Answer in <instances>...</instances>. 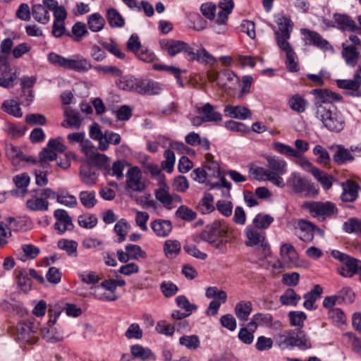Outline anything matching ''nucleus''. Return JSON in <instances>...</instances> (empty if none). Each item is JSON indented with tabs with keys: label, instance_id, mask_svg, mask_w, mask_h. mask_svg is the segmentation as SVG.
<instances>
[{
	"label": "nucleus",
	"instance_id": "ea45409f",
	"mask_svg": "<svg viewBox=\"0 0 361 361\" xmlns=\"http://www.w3.org/2000/svg\"><path fill=\"white\" fill-rule=\"evenodd\" d=\"M104 140L100 141L98 148L101 151H106L109 149V144L117 145L121 142V136L118 133L106 130L104 133Z\"/></svg>",
	"mask_w": 361,
	"mask_h": 361
},
{
	"label": "nucleus",
	"instance_id": "5fc2aeb1",
	"mask_svg": "<svg viewBox=\"0 0 361 361\" xmlns=\"http://www.w3.org/2000/svg\"><path fill=\"white\" fill-rule=\"evenodd\" d=\"M5 131L7 134L13 138H18L22 137L27 128L22 124H15L12 123H7L4 127Z\"/></svg>",
	"mask_w": 361,
	"mask_h": 361
},
{
	"label": "nucleus",
	"instance_id": "8fccbe9b",
	"mask_svg": "<svg viewBox=\"0 0 361 361\" xmlns=\"http://www.w3.org/2000/svg\"><path fill=\"white\" fill-rule=\"evenodd\" d=\"M342 55L348 65L355 66L357 64L359 53L355 46H343Z\"/></svg>",
	"mask_w": 361,
	"mask_h": 361
},
{
	"label": "nucleus",
	"instance_id": "58836bf2",
	"mask_svg": "<svg viewBox=\"0 0 361 361\" xmlns=\"http://www.w3.org/2000/svg\"><path fill=\"white\" fill-rule=\"evenodd\" d=\"M252 310V305L250 301H240L235 307V314L237 318L242 322H246Z\"/></svg>",
	"mask_w": 361,
	"mask_h": 361
},
{
	"label": "nucleus",
	"instance_id": "bb28decb",
	"mask_svg": "<svg viewBox=\"0 0 361 361\" xmlns=\"http://www.w3.org/2000/svg\"><path fill=\"white\" fill-rule=\"evenodd\" d=\"M234 4L233 0H223L219 3V9L216 13V25H225L228 14L232 12Z\"/></svg>",
	"mask_w": 361,
	"mask_h": 361
},
{
	"label": "nucleus",
	"instance_id": "b1692460",
	"mask_svg": "<svg viewBox=\"0 0 361 361\" xmlns=\"http://www.w3.org/2000/svg\"><path fill=\"white\" fill-rule=\"evenodd\" d=\"M192 178L200 183H206L209 190H214L215 188H220L219 182H214L208 176L205 169L202 168H197L192 171L191 173Z\"/></svg>",
	"mask_w": 361,
	"mask_h": 361
},
{
	"label": "nucleus",
	"instance_id": "c9c22d12",
	"mask_svg": "<svg viewBox=\"0 0 361 361\" xmlns=\"http://www.w3.org/2000/svg\"><path fill=\"white\" fill-rule=\"evenodd\" d=\"M31 15L33 18L41 24H47L50 20L47 8L42 4H35L32 7Z\"/></svg>",
	"mask_w": 361,
	"mask_h": 361
},
{
	"label": "nucleus",
	"instance_id": "a211bd4d",
	"mask_svg": "<svg viewBox=\"0 0 361 361\" xmlns=\"http://www.w3.org/2000/svg\"><path fill=\"white\" fill-rule=\"evenodd\" d=\"M361 271V261L349 257L343 267L338 268L339 274L346 278H351Z\"/></svg>",
	"mask_w": 361,
	"mask_h": 361
},
{
	"label": "nucleus",
	"instance_id": "0eeeda50",
	"mask_svg": "<svg viewBox=\"0 0 361 361\" xmlns=\"http://www.w3.org/2000/svg\"><path fill=\"white\" fill-rule=\"evenodd\" d=\"M267 169L269 181L277 187L284 188L286 183L282 176L286 173V162L283 159L277 157H269L267 158Z\"/></svg>",
	"mask_w": 361,
	"mask_h": 361
},
{
	"label": "nucleus",
	"instance_id": "e433bc0d",
	"mask_svg": "<svg viewBox=\"0 0 361 361\" xmlns=\"http://www.w3.org/2000/svg\"><path fill=\"white\" fill-rule=\"evenodd\" d=\"M301 32L306 38L314 46L320 49H328V42L323 39L322 37L317 32L307 29H302Z\"/></svg>",
	"mask_w": 361,
	"mask_h": 361
},
{
	"label": "nucleus",
	"instance_id": "a19ab883",
	"mask_svg": "<svg viewBox=\"0 0 361 361\" xmlns=\"http://www.w3.org/2000/svg\"><path fill=\"white\" fill-rule=\"evenodd\" d=\"M361 68L357 71L352 80H338L337 85L342 89L357 90L361 85Z\"/></svg>",
	"mask_w": 361,
	"mask_h": 361
},
{
	"label": "nucleus",
	"instance_id": "864d4df0",
	"mask_svg": "<svg viewBox=\"0 0 361 361\" xmlns=\"http://www.w3.org/2000/svg\"><path fill=\"white\" fill-rule=\"evenodd\" d=\"M300 299V296L293 289L288 288L281 295L280 302L284 305L295 306Z\"/></svg>",
	"mask_w": 361,
	"mask_h": 361
},
{
	"label": "nucleus",
	"instance_id": "c03bdc74",
	"mask_svg": "<svg viewBox=\"0 0 361 361\" xmlns=\"http://www.w3.org/2000/svg\"><path fill=\"white\" fill-rule=\"evenodd\" d=\"M276 23L279 26V35L290 38L293 27L291 20L286 16H281L277 19Z\"/></svg>",
	"mask_w": 361,
	"mask_h": 361
},
{
	"label": "nucleus",
	"instance_id": "603ef678",
	"mask_svg": "<svg viewBox=\"0 0 361 361\" xmlns=\"http://www.w3.org/2000/svg\"><path fill=\"white\" fill-rule=\"evenodd\" d=\"M89 161L103 171L104 173L106 170H109V158L104 154H100L97 152Z\"/></svg>",
	"mask_w": 361,
	"mask_h": 361
},
{
	"label": "nucleus",
	"instance_id": "0e129e2a",
	"mask_svg": "<svg viewBox=\"0 0 361 361\" xmlns=\"http://www.w3.org/2000/svg\"><path fill=\"white\" fill-rule=\"evenodd\" d=\"M343 229L348 233H355L361 235V220L356 218H350L343 224Z\"/></svg>",
	"mask_w": 361,
	"mask_h": 361
},
{
	"label": "nucleus",
	"instance_id": "1a4fd4ad",
	"mask_svg": "<svg viewBox=\"0 0 361 361\" xmlns=\"http://www.w3.org/2000/svg\"><path fill=\"white\" fill-rule=\"evenodd\" d=\"M228 231L225 221H215L202 232L201 238L209 243H215L219 238L226 236Z\"/></svg>",
	"mask_w": 361,
	"mask_h": 361
},
{
	"label": "nucleus",
	"instance_id": "f03ea898",
	"mask_svg": "<svg viewBox=\"0 0 361 361\" xmlns=\"http://www.w3.org/2000/svg\"><path fill=\"white\" fill-rule=\"evenodd\" d=\"M315 114L316 117L322 121L323 126L329 130L338 133L343 129L345 121L340 112L331 111L326 106H319Z\"/></svg>",
	"mask_w": 361,
	"mask_h": 361
},
{
	"label": "nucleus",
	"instance_id": "13d9d810",
	"mask_svg": "<svg viewBox=\"0 0 361 361\" xmlns=\"http://www.w3.org/2000/svg\"><path fill=\"white\" fill-rule=\"evenodd\" d=\"M130 228L128 223L123 219H120L114 226V231L118 236V242L125 240L126 237Z\"/></svg>",
	"mask_w": 361,
	"mask_h": 361
},
{
	"label": "nucleus",
	"instance_id": "f704fd0d",
	"mask_svg": "<svg viewBox=\"0 0 361 361\" xmlns=\"http://www.w3.org/2000/svg\"><path fill=\"white\" fill-rule=\"evenodd\" d=\"M273 321V317L269 313H257L254 314L251 321L248 323L247 326L250 329L253 328V331L257 328L258 326H269Z\"/></svg>",
	"mask_w": 361,
	"mask_h": 361
},
{
	"label": "nucleus",
	"instance_id": "cd10ccee",
	"mask_svg": "<svg viewBox=\"0 0 361 361\" xmlns=\"http://www.w3.org/2000/svg\"><path fill=\"white\" fill-rule=\"evenodd\" d=\"M93 66L90 61L82 56L76 55L70 58L68 69L73 70L78 73H86L92 69Z\"/></svg>",
	"mask_w": 361,
	"mask_h": 361
},
{
	"label": "nucleus",
	"instance_id": "774afa93",
	"mask_svg": "<svg viewBox=\"0 0 361 361\" xmlns=\"http://www.w3.org/2000/svg\"><path fill=\"white\" fill-rule=\"evenodd\" d=\"M78 276L82 282L84 283L94 286L100 280L99 276L94 271H82L78 274Z\"/></svg>",
	"mask_w": 361,
	"mask_h": 361
},
{
	"label": "nucleus",
	"instance_id": "4c0bfd02",
	"mask_svg": "<svg viewBox=\"0 0 361 361\" xmlns=\"http://www.w3.org/2000/svg\"><path fill=\"white\" fill-rule=\"evenodd\" d=\"M334 18L340 29L350 32H355L357 29L356 23L348 16L335 14Z\"/></svg>",
	"mask_w": 361,
	"mask_h": 361
},
{
	"label": "nucleus",
	"instance_id": "7c9ffc66",
	"mask_svg": "<svg viewBox=\"0 0 361 361\" xmlns=\"http://www.w3.org/2000/svg\"><path fill=\"white\" fill-rule=\"evenodd\" d=\"M63 115L65 122H67L68 125H69V128L77 130L80 128L82 119L79 112L71 107L66 106L63 109Z\"/></svg>",
	"mask_w": 361,
	"mask_h": 361
},
{
	"label": "nucleus",
	"instance_id": "412c9836",
	"mask_svg": "<svg viewBox=\"0 0 361 361\" xmlns=\"http://www.w3.org/2000/svg\"><path fill=\"white\" fill-rule=\"evenodd\" d=\"M186 42L180 40L163 39L160 40L159 45L161 48L166 51L171 56L183 52Z\"/></svg>",
	"mask_w": 361,
	"mask_h": 361
},
{
	"label": "nucleus",
	"instance_id": "72a5a7b5",
	"mask_svg": "<svg viewBox=\"0 0 361 361\" xmlns=\"http://www.w3.org/2000/svg\"><path fill=\"white\" fill-rule=\"evenodd\" d=\"M282 259L289 266H295L298 259V253L294 247L289 243H285L281 247Z\"/></svg>",
	"mask_w": 361,
	"mask_h": 361
},
{
	"label": "nucleus",
	"instance_id": "20e7f679",
	"mask_svg": "<svg viewBox=\"0 0 361 361\" xmlns=\"http://www.w3.org/2000/svg\"><path fill=\"white\" fill-rule=\"evenodd\" d=\"M301 208L307 210L312 216L324 221L326 218L331 217L337 212L336 205L331 202H305L301 204Z\"/></svg>",
	"mask_w": 361,
	"mask_h": 361
},
{
	"label": "nucleus",
	"instance_id": "680f3d73",
	"mask_svg": "<svg viewBox=\"0 0 361 361\" xmlns=\"http://www.w3.org/2000/svg\"><path fill=\"white\" fill-rule=\"evenodd\" d=\"M78 222L80 226L85 228H92L97 224V217L92 214H83L78 216Z\"/></svg>",
	"mask_w": 361,
	"mask_h": 361
},
{
	"label": "nucleus",
	"instance_id": "f8f14e48",
	"mask_svg": "<svg viewBox=\"0 0 361 361\" xmlns=\"http://www.w3.org/2000/svg\"><path fill=\"white\" fill-rule=\"evenodd\" d=\"M310 93L315 97L316 111L318 110L319 106H324V104L339 102L342 99V97L339 94L328 89H314L311 90Z\"/></svg>",
	"mask_w": 361,
	"mask_h": 361
},
{
	"label": "nucleus",
	"instance_id": "69168bd1",
	"mask_svg": "<svg viewBox=\"0 0 361 361\" xmlns=\"http://www.w3.org/2000/svg\"><path fill=\"white\" fill-rule=\"evenodd\" d=\"M176 215L187 221H192L197 218V214L185 205L180 206L176 212Z\"/></svg>",
	"mask_w": 361,
	"mask_h": 361
},
{
	"label": "nucleus",
	"instance_id": "ddd939ff",
	"mask_svg": "<svg viewBox=\"0 0 361 361\" xmlns=\"http://www.w3.org/2000/svg\"><path fill=\"white\" fill-rule=\"evenodd\" d=\"M37 329V325L33 322L19 324L17 326V338L23 343H35Z\"/></svg>",
	"mask_w": 361,
	"mask_h": 361
},
{
	"label": "nucleus",
	"instance_id": "3c124183",
	"mask_svg": "<svg viewBox=\"0 0 361 361\" xmlns=\"http://www.w3.org/2000/svg\"><path fill=\"white\" fill-rule=\"evenodd\" d=\"M180 243L176 240H167L164 245V252L168 258H174L180 251Z\"/></svg>",
	"mask_w": 361,
	"mask_h": 361
},
{
	"label": "nucleus",
	"instance_id": "6e6552de",
	"mask_svg": "<svg viewBox=\"0 0 361 361\" xmlns=\"http://www.w3.org/2000/svg\"><path fill=\"white\" fill-rule=\"evenodd\" d=\"M158 188L155 190V197L164 207L171 209L182 202L180 195L170 192V188L165 180L157 183Z\"/></svg>",
	"mask_w": 361,
	"mask_h": 361
},
{
	"label": "nucleus",
	"instance_id": "7ed1b4c3",
	"mask_svg": "<svg viewBox=\"0 0 361 361\" xmlns=\"http://www.w3.org/2000/svg\"><path fill=\"white\" fill-rule=\"evenodd\" d=\"M286 185L290 188L294 193L302 195L305 197H314L318 194V190L312 183H310L305 177L295 172L290 174Z\"/></svg>",
	"mask_w": 361,
	"mask_h": 361
},
{
	"label": "nucleus",
	"instance_id": "c756f323",
	"mask_svg": "<svg viewBox=\"0 0 361 361\" xmlns=\"http://www.w3.org/2000/svg\"><path fill=\"white\" fill-rule=\"evenodd\" d=\"M333 159L336 164L342 165L347 162L353 161L355 158L354 155L350 153L349 149L345 148L343 145H338L335 147V153L333 155Z\"/></svg>",
	"mask_w": 361,
	"mask_h": 361
},
{
	"label": "nucleus",
	"instance_id": "6ab92c4d",
	"mask_svg": "<svg viewBox=\"0 0 361 361\" xmlns=\"http://www.w3.org/2000/svg\"><path fill=\"white\" fill-rule=\"evenodd\" d=\"M164 87L158 82L151 80H140L137 92L141 94L154 95L159 94Z\"/></svg>",
	"mask_w": 361,
	"mask_h": 361
},
{
	"label": "nucleus",
	"instance_id": "e2e57ef3",
	"mask_svg": "<svg viewBox=\"0 0 361 361\" xmlns=\"http://www.w3.org/2000/svg\"><path fill=\"white\" fill-rule=\"evenodd\" d=\"M124 163L123 161L117 160L111 166L109 164V170H106L104 173L106 176H116L118 179L123 177Z\"/></svg>",
	"mask_w": 361,
	"mask_h": 361
},
{
	"label": "nucleus",
	"instance_id": "79ce46f5",
	"mask_svg": "<svg viewBox=\"0 0 361 361\" xmlns=\"http://www.w3.org/2000/svg\"><path fill=\"white\" fill-rule=\"evenodd\" d=\"M196 209L202 214H209L215 209L214 206V198L210 193H204L203 197L198 202Z\"/></svg>",
	"mask_w": 361,
	"mask_h": 361
},
{
	"label": "nucleus",
	"instance_id": "473e14b6",
	"mask_svg": "<svg viewBox=\"0 0 361 361\" xmlns=\"http://www.w3.org/2000/svg\"><path fill=\"white\" fill-rule=\"evenodd\" d=\"M130 353L132 354L131 357H134L135 360L136 358H139L143 361H154L156 360L155 355L149 348H145L139 344L132 345L130 348Z\"/></svg>",
	"mask_w": 361,
	"mask_h": 361
},
{
	"label": "nucleus",
	"instance_id": "bf43d9fd",
	"mask_svg": "<svg viewBox=\"0 0 361 361\" xmlns=\"http://www.w3.org/2000/svg\"><path fill=\"white\" fill-rule=\"evenodd\" d=\"M79 198L81 204L87 209L92 208L97 203L94 191H82L79 194Z\"/></svg>",
	"mask_w": 361,
	"mask_h": 361
},
{
	"label": "nucleus",
	"instance_id": "2f4dec72",
	"mask_svg": "<svg viewBox=\"0 0 361 361\" xmlns=\"http://www.w3.org/2000/svg\"><path fill=\"white\" fill-rule=\"evenodd\" d=\"M322 288L319 285H315L310 291L304 295V307L307 310L316 308L315 302L321 298Z\"/></svg>",
	"mask_w": 361,
	"mask_h": 361
},
{
	"label": "nucleus",
	"instance_id": "09e8293b",
	"mask_svg": "<svg viewBox=\"0 0 361 361\" xmlns=\"http://www.w3.org/2000/svg\"><path fill=\"white\" fill-rule=\"evenodd\" d=\"M106 19L113 27H122L125 20L120 13L115 8H109L106 12Z\"/></svg>",
	"mask_w": 361,
	"mask_h": 361
},
{
	"label": "nucleus",
	"instance_id": "052dcab7",
	"mask_svg": "<svg viewBox=\"0 0 361 361\" xmlns=\"http://www.w3.org/2000/svg\"><path fill=\"white\" fill-rule=\"evenodd\" d=\"M306 100L299 94L293 95L289 100V106L292 110L302 113L305 111L307 106Z\"/></svg>",
	"mask_w": 361,
	"mask_h": 361
},
{
	"label": "nucleus",
	"instance_id": "dca6fc26",
	"mask_svg": "<svg viewBox=\"0 0 361 361\" xmlns=\"http://www.w3.org/2000/svg\"><path fill=\"white\" fill-rule=\"evenodd\" d=\"M43 189L35 190V194L32 197L27 200L26 207L28 209L35 211H47L49 209V202L47 200L44 195H41Z\"/></svg>",
	"mask_w": 361,
	"mask_h": 361
},
{
	"label": "nucleus",
	"instance_id": "49530a36",
	"mask_svg": "<svg viewBox=\"0 0 361 361\" xmlns=\"http://www.w3.org/2000/svg\"><path fill=\"white\" fill-rule=\"evenodd\" d=\"M104 24V18L99 13H95L88 16L87 25L92 32H97L102 30Z\"/></svg>",
	"mask_w": 361,
	"mask_h": 361
},
{
	"label": "nucleus",
	"instance_id": "4468645a",
	"mask_svg": "<svg viewBox=\"0 0 361 361\" xmlns=\"http://www.w3.org/2000/svg\"><path fill=\"white\" fill-rule=\"evenodd\" d=\"M322 230L309 221L300 219L295 228L297 236L304 242H311L314 238V231Z\"/></svg>",
	"mask_w": 361,
	"mask_h": 361
},
{
	"label": "nucleus",
	"instance_id": "39448f33",
	"mask_svg": "<svg viewBox=\"0 0 361 361\" xmlns=\"http://www.w3.org/2000/svg\"><path fill=\"white\" fill-rule=\"evenodd\" d=\"M277 342L281 348L298 346L303 349L310 348L311 342L302 331H286L278 335Z\"/></svg>",
	"mask_w": 361,
	"mask_h": 361
},
{
	"label": "nucleus",
	"instance_id": "aec40b11",
	"mask_svg": "<svg viewBox=\"0 0 361 361\" xmlns=\"http://www.w3.org/2000/svg\"><path fill=\"white\" fill-rule=\"evenodd\" d=\"M197 113L202 115L206 122H219L222 121V116L215 111L216 107L209 103L201 106H196Z\"/></svg>",
	"mask_w": 361,
	"mask_h": 361
},
{
	"label": "nucleus",
	"instance_id": "6e6d98bb",
	"mask_svg": "<svg viewBox=\"0 0 361 361\" xmlns=\"http://www.w3.org/2000/svg\"><path fill=\"white\" fill-rule=\"evenodd\" d=\"M204 167L209 176V177L213 180H220L221 178H224L223 171H221L219 164L217 162H210L209 164H204Z\"/></svg>",
	"mask_w": 361,
	"mask_h": 361
},
{
	"label": "nucleus",
	"instance_id": "de8ad7c7",
	"mask_svg": "<svg viewBox=\"0 0 361 361\" xmlns=\"http://www.w3.org/2000/svg\"><path fill=\"white\" fill-rule=\"evenodd\" d=\"M59 248L66 252L68 256L75 257L78 255V243L75 240L61 239L58 241Z\"/></svg>",
	"mask_w": 361,
	"mask_h": 361
},
{
	"label": "nucleus",
	"instance_id": "9b49d317",
	"mask_svg": "<svg viewBox=\"0 0 361 361\" xmlns=\"http://www.w3.org/2000/svg\"><path fill=\"white\" fill-rule=\"evenodd\" d=\"M207 76L210 82H216V85L221 88H224L229 83L238 80L235 74L233 71L226 69L219 72L214 69H209L207 71Z\"/></svg>",
	"mask_w": 361,
	"mask_h": 361
},
{
	"label": "nucleus",
	"instance_id": "338daca9",
	"mask_svg": "<svg viewBox=\"0 0 361 361\" xmlns=\"http://www.w3.org/2000/svg\"><path fill=\"white\" fill-rule=\"evenodd\" d=\"M274 218L269 214H258L253 219V224L257 228H267L273 222Z\"/></svg>",
	"mask_w": 361,
	"mask_h": 361
},
{
	"label": "nucleus",
	"instance_id": "9d476101",
	"mask_svg": "<svg viewBox=\"0 0 361 361\" xmlns=\"http://www.w3.org/2000/svg\"><path fill=\"white\" fill-rule=\"evenodd\" d=\"M45 198L56 199L57 202L66 206L68 207L73 208L78 204L77 199L74 195H70L65 190H60L59 192H56L50 188H44L41 192Z\"/></svg>",
	"mask_w": 361,
	"mask_h": 361
},
{
	"label": "nucleus",
	"instance_id": "c85d7f7f",
	"mask_svg": "<svg viewBox=\"0 0 361 361\" xmlns=\"http://www.w3.org/2000/svg\"><path fill=\"white\" fill-rule=\"evenodd\" d=\"M80 295L84 297L92 296L97 300L103 301H114L117 299V296L115 295H110L106 293L102 284L91 286L90 291L89 293H80Z\"/></svg>",
	"mask_w": 361,
	"mask_h": 361
},
{
	"label": "nucleus",
	"instance_id": "f3484780",
	"mask_svg": "<svg viewBox=\"0 0 361 361\" xmlns=\"http://www.w3.org/2000/svg\"><path fill=\"white\" fill-rule=\"evenodd\" d=\"M55 318L49 321V327H43L41 329V334L42 338L48 343H56L61 341L63 336L52 326L56 322V318L59 315V312H55Z\"/></svg>",
	"mask_w": 361,
	"mask_h": 361
},
{
	"label": "nucleus",
	"instance_id": "393cba45",
	"mask_svg": "<svg viewBox=\"0 0 361 361\" xmlns=\"http://www.w3.org/2000/svg\"><path fill=\"white\" fill-rule=\"evenodd\" d=\"M99 173L89 164H82L80 170V178L81 181L87 185H94L98 179Z\"/></svg>",
	"mask_w": 361,
	"mask_h": 361
},
{
	"label": "nucleus",
	"instance_id": "423d86ee",
	"mask_svg": "<svg viewBox=\"0 0 361 361\" xmlns=\"http://www.w3.org/2000/svg\"><path fill=\"white\" fill-rule=\"evenodd\" d=\"M126 178L125 191L130 197L145 190L147 185L138 167H130L126 173Z\"/></svg>",
	"mask_w": 361,
	"mask_h": 361
},
{
	"label": "nucleus",
	"instance_id": "5701e85b",
	"mask_svg": "<svg viewBox=\"0 0 361 361\" xmlns=\"http://www.w3.org/2000/svg\"><path fill=\"white\" fill-rule=\"evenodd\" d=\"M359 185L352 180H347L345 183H343V192L341 195V199L343 202H352L357 197V191L360 189Z\"/></svg>",
	"mask_w": 361,
	"mask_h": 361
},
{
	"label": "nucleus",
	"instance_id": "f257e3e1",
	"mask_svg": "<svg viewBox=\"0 0 361 361\" xmlns=\"http://www.w3.org/2000/svg\"><path fill=\"white\" fill-rule=\"evenodd\" d=\"M245 232L247 238L246 245L257 248V254L259 256L258 263L264 266L267 260L268 264H271V262L268 260L271 257L270 247L265 241L264 233L253 227H247Z\"/></svg>",
	"mask_w": 361,
	"mask_h": 361
},
{
	"label": "nucleus",
	"instance_id": "37998d69",
	"mask_svg": "<svg viewBox=\"0 0 361 361\" xmlns=\"http://www.w3.org/2000/svg\"><path fill=\"white\" fill-rule=\"evenodd\" d=\"M20 104L16 100L8 99L3 102L1 109L4 111L14 117L20 118L23 116V112Z\"/></svg>",
	"mask_w": 361,
	"mask_h": 361
},
{
	"label": "nucleus",
	"instance_id": "4be33fe9",
	"mask_svg": "<svg viewBox=\"0 0 361 361\" xmlns=\"http://www.w3.org/2000/svg\"><path fill=\"white\" fill-rule=\"evenodd\" d=\"M224 114L227 117L239 120H245L252 116L250 110L243 106L227 105L224 108Z\"/></svg>",
	"mask_w": 361,
	"mask_h": 361
},
{
	"label": "nucleus",
	"instance_id": "a18cd8bd",
	"mask_svg": "<svg viewBox=\"0 0 361 361\" xmlns=\"http://www.w3.org/2000/svg\"><path fill=\"white\" fill-rule=\"evenodd\" d=\"M312 173L325 190H329L332 186L334 178L331 175L317 168H313Z\"/></svg>",
	"mask_w": 361,
	"mask_h": 361
},
{
	"label": "nucleus",
	"instance_id": "4d7b16f0",
	"mask_svg": "<svg viewBox=\"0 0 361 361\" xmlns=\"http://www.w3.org/2000/svg\"><path fill=\"white\" fill-rule=\"evenodd\" d=\"M179 343L189 350H194L200 347V341L196 335L183 336L179 338Z\"/></svg>",
	"mask_w": 361,
	"mask_h": 361
},
{
	"label": "nucleus",
	"instance_id": "a878e982",
	"mask_svg": "<svg viewBox=\"0 0 361 361\" xmlns=\"http://www.w3.org/2000/svg\"><path fill=\"white\" fill-rule=\"evenodd\" d=\"M150 227L159 237H166L172 231V223L166 219H156L151 222Z\"/></svg>",
	"mask_w": 361,
	"mask_h": 361
},
{
	"label": "nucleus",
	"instance_id": "2eb2a0df",
	"mask_svg": "<svg viewBox=\"0 0 361 361\" xmlns=\"http://www.w3.org/2000/svg\"><path fill=\"white\" fill-rule=\"evenodd\" d=\"M54 216L56 219L54 227L59 234H63L67 231L73 230L72 219L66 210L58 209L54 211Z\"/></svg>",
	"mask_w": 361,
	"mask_h": 361
}]
</instances>
